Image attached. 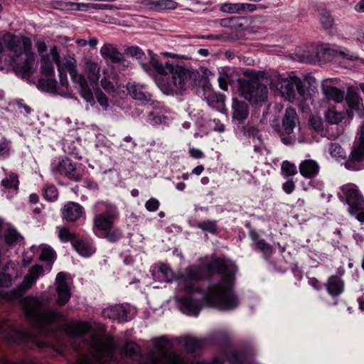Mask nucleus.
Segmentation results:
<instances>
[{"mask_svg":"<svg viewBox=\"0 0 364 364\" xmlns=\"http://www.w3.org/2000/svg\"><path fill=\"white\" fill-rule=\"evenodd\" d=\"M209 274H218L220 282L210 284L203 297L209 306L223 310H232L239 304L237 296L233 291L237 267L230 260L216 258L206 265Z\"/></svg>","mask_w":364,"mask_h":364,"instance_id":"nucleus-1","label":"nucleus"},{"mask_svg":"<svg viewBox=\"0 0 364 364\" xmlns=\"http://www.w3.org/2000/svg\"><path fill=\"white\" fill-rule=\"evenodd\" d=\"M149 65L154 71L161 75L158 85L166 95H180L196 85L199 73L191 68L176 63H160L149 51Z\"/></svg>","mask_w":364,"mask_h":364,"instance_id":"nucleus-2","label":"nucleus"},{"mask_svg":"<svg viewBox=\"0 0 364 364\" xmlns=\"http://www.w3.org/2000/svg\"><path fill=\"white\" fill-rule=\"evenodd\" d=\"M31 42L27 38H21L11 33L0 35V70L3 69L2 58L14 65L23 77H29L34 71L35 55L30 51Z\"/></svg>","mask_w":364,"mask_h":364,"instance_id":"nucleus-3","label":"nucleus"},{"mask_svg":"<svg viewBox=\"0 0 364 364\" xmlns=\"http://www.w3.org/2000/svg\"><path fill=\"white\" fill-rule=\"evenodd\" d=\"M155 350H151L144 356H141L138 345L134 342H127L120 350V354L132 360L141 358L140 364H161L165 359L168 364H188L178 353L168 352V343L164 339H157L155 341ZM196 364H223V362L218 358H215L212 362H198Z\"/></svg>","mask_w":364,"mask_h":364,"instance_id":"nucleus-4","label":"nucleus"},{"mask_svg":"<svg viewBox=\"0 0 364 364\" xmlns=\"http://www.w3.org/2000/svg\"><path fill=\"white\" fill-rule=\"evenodd\" d=\"M48 301L37 297H28L25 300L24 311L26 318L41 331L58 320L63 315L55 310L47 309Z\"/></svg>","mask_w":364,"mask_h":364,"instance_id":"nucleus-5","label":"nucleus"},{"mask_svg":"<svg viewBox=\"0 0 364 364\" xmlns=\"http://www.w3.org/2000/svg\"><path fill=\"white\" fill-rule=\"evenodd\" d=\"M117 348L112 336L93 338L89 343L90 355H80L73 364H107L115 360Z\"/></svg>","mask_w":364,"mask_h":364,"instance_id":"nucleus-6","label":"nucleus"},{"mask_svg":"<svg viewBox=\"0 0 364 364\" xmlns=\"http://www.w3.org/2000/svg\"><path fill=\"white\" fill-rule=\"evenodd\" d=\"M95 215L93 218L94 228L100 231L112 228L119 217L117 208L108 202L100 201L94 206Z\"/></svg>","mask_w":364,"mask_h":364,"instance_id":"nucleus-7","label":"nucleus"},{"mask_svg":"<svg viewBox=\"0 0 364 364\" xmlns=\"http://www.w3.org/2000/svg\"><path fill=\"white\" fill-rule=\"evenodd\" d=\"M239 89L241 95L251 103L264 102L267 99V87L257 79H240Z\"/></svg>","mask_w":364,"mask_h":364,"instance_id":"nucleus-8","label":"nucleus"},{"mask_svg":"<svg viewBox=\"0 0 364 364\" xmlns=\"http://www.w3.org/2000/svg\"><path fill=\"white\" fill-rule=\"evenodd\" d=\"M337 196L341 201L348 205V212L350 215H355L364 209V198L356 185L353 183L343 185Z\"/></svg>","mask_w":364,"mask_h":364,"instance_id":"nucleus-9","label":"nucleus"},{"mask_svg":"<svg viewBox=\"0 0 364 364\" xmlns=\"http://www.w3.org/2000/svg\"><path fill=\"white\" fill-rule=\"evenodd\" d=\"M345 166L352 171H359L364 168V126L360 127L358 133Z\"/></svg>","mask_w":364,"mask_h":364,"instance_id":"nucleus-10","label":"nucleus"},{"mask_svg":"<svg viewBox=\"0 0 364 364\" xmlns=\"http://www.w3.org/2000/svg\"><path fill=\"white\" fill-rule=\"evenodd\" d=\"M282 96L289 101L296 98V95L304 97L305 90L301 80L296 75H289L287 77H279L277 85Z\"/></svg>","mask_w":364,"mask_h":364,"instance_id":"nucleus-11","label":"nucleus"},{"mask_svg":"<svg viewBox=\"0 0 364 364\" xmlns=\"http://www.w3.org/2000/svg\"><path fill=\"white\" fill-rule=\"evenodd\" d=\"M203 277L200 267L191 266L188 267L178 281L179 287L188 294L199 291L198 287L192 283L198 281Z\"/></svg>","mask_w":364,"mask_h":364,"instance_id":"nucleus-12","label":"nucleus"},{"mask_svg":"<svg viewBox=\"0 0 364 364\" xmlns=\"http://www.w3.org/2000/svg\"><path fill=\"white\" fill-rule=\"evenodd\" d=\"M0 336L9 341L20 344L26 343L34 338L32 333L18 330L9 323H0Z\"/></svg>","mask_w":364,"mask_h":364,"instance_id":"nucleus-13","label":"nucleus"},{"mask_svg":"<svg viewBox=\"0 0 364 364\" xmlns=\"http://www.w3.org/2000/svg\"><path fill=\"white\" fill-rule=\"evenodd\" d=\"M50 55L57 65L58 72H68L70 74L73 70H77V61L73 54L65 55L61 60L57 47L54 46L50 48Z\"/></svg>","mask_w":364,"mask_h":364,"instance_id":"nucleus-14","label":"nucleus"},{"mask_svg":"<svg viewBox=\"0 0 364 364\" xmlns=\"http://www.w3.org/2000/svg\"><path fill=\"white\" fill-rule=\"evenodd\" d=\"M70 78L75 87L77 88L80 96L88 103L92 105L95 103L93 92L90 87L85 76L78 73L77 70L70 74Z\"/></svg>","mask_w":364,"mask_h":364,"instance_id":"nucleus-15","label":"nucleus"},{"mask_svg":"<svg viewBox=\"0 0 364 364\" xmlns=\"http://www.w3.org/2000/svg\"><path fill=\"white\" fill-rule=\"evenodd\" d=\"M52 171L55 174L64 175L75 181L80 180V177L76 174L75 164L68 158L62 159L53 164Z\"/></svg>","mask_w":364,"mask_h":364,"instance_id":"nucleus-16","label":"nucleus"},{"mask_svg":"<svg viewBox=\"0 0 364 364\" xmlns=\"http://www.w3.org/2000/svg\"><path fill=\"white\" fill-rule=\"evenodd\" d=\"M203 99L206 101L210 107L219 112H223L225 109V95L218 94L208 86L203 87Z\"/></svg>","mask_w":364,"mask_h":364,"instance_id":"nucleus-17","label":"nucleus"},{"mask_svg":"<svg viewBox=\"0 0 364 364\" xmlns=\"http://www.w3.org/2000/svg\"><path fill=\"white\" fill-rule=\"evenodd\" d=\"M321 88L323 95L328 100H331L335 102H341L344 99V91L336 87L333 80L326 79L323 80L321 84Z\"/></svg>","mask_w":364,"mask_h":364,"instance_id":"nucleus-18","label":"nucleus"},{"mask_svg":"<svg viewBox=\"0 0 364 364\" xmlns=\"http://www.w3.org/2000/svg\"><path fill=\"white\" fill-rule=\"evenodd\" d=\"M232 118L237 124H244L249 116V105L245 101L234 98L232 102Z\"/></svg>","mask_w":364,"mask_h":364,"instance_id":"nucleus-19","label":"nucleus"},{"mask_svg":"<svg viewBox=\"0 0 364 364\" xmlns=\"http://www.w3.org/2000/svg\"><path fill=\"white\" fill-rule=\"evenodd\" d=\"M178 304L180 310L188 316H197L201 309L199 301L189 295L181 296L178 299Z\"/></svg>","mask_w":364,"mask_h":364,"instance_id":"nucleus-20","label":"nucleus"},{"mask_svg":"<svg viewBox=\"0 0 364 364\" xmlns=\"http://www.w3.org/2000/svg\"><path fill=\"white\" fill-rule=\"evenodd\" d=\"M84 212L83 208L77 203L69 202L61 209L62 218L68 222L77 220Z\"/></svg>","mask_w":364,"mask_h":364,"instance_id":"nucleus-21","label":"nucleus"},{"mask_svg":"<svg viewBox=\"0 0 364 364\" xmlns=\"http://www.w3.org/2000/svg\"><path fill=\"white\" fill-rule=\"evenodd\" d=\"M66 274L64 272H59L56 277L58 304L60 305L65 304L70 298V289L65 281Z\"/></svg>","mask_w":364,"mask_h":364,"instance_id":"nucleus-22","label":"nucleus"},{"mask_svg":"<svg viewBox=\"0 0 364 364\" xmlns=\"http://www.w3.org/2000/svg\"><path fill=\"white\" fill-rule=\"evenodd\" d=\"M299 121L296 109L289 107L285 109V113L282 119L283 132L286 134H291Z\"/></svg>","mask_w":364,"mask_h":364,"instance_id":"nucleus-23","label":"nucleus"},{"mask_svg":"<svg viewBox=\"0 0 364 364\" xmlns=\"http://www.w3.org/2000/svg\"><path fill=\"white\" fill-rule=\"evenodd\" d=\"M100 55L104 59H109L112 63H118L124 61V55L117 48L111 43H105L100 49Z\"/></svg>","mask_w":364,"mask_h":364,"instance_id":"nucleus-24","label":"nucleus"},{"mask_svg":"<svg viewBox=\"0 0 364 364\" xmlns=\"http://www.w3.org/2000/svg\"><path fill=\"white\" fill-rule=\"evenodd\" d=\"M318 54H323L328 57L334 58L336 56H341L343 58L354 60L358 58L357 56L350 55L344 51L339 50L337 46L330 44H323L318 48Z\"/></svg>","mask_w":364,"mask_h":364,"instance_id":"nucleus-25","label":"nucleus"},{"mask_svg":"<svg viewBox=\"0 0 364 364\" xmlns=\"http://www.w3.org/2000/svg\"><path fill=\"white\" fill-rule=\"evenodd\" d=\"M327 292L333 297H337L344 291V282L337 275L331 276L325 284Z\"/></svg>","mask_w":364,"mask_h":364,"instance_id":"nucleus-26","label":"nucleus"},{"mask_svg":"<svg viewBox=\"0 0 364 364\" xmlns=\"http://www.w3.org/2000/svg\"><path fill=\"white\" fill-rule=\"evenodd\" d=\"M64 330L70 337H80L90 330V325L86 322H76L65 325Z\"/></svg>","mask_w":364,"mask_h":364,"instance_id":"nucleus-27","label":"nucleus"},{"mask_svg":"<svg viewBox=\"0 0 364 364\" xmlns=\"http://www.w3.org/2000/svg\"><path fill=\"white\" fill-rule=\"evenodd\" d=\"M105 317L117 320L119 322L127 321V311L122 305H114L105 309L102 311Z\"/></svg>","mask_w":364,"mask_h":364,"instance_id":"nucleus-28","label":"nucleus"},{"mask_svg":"<svg viewBox=\"0 0 364 364\" xmlns=\"http://www.w3.org/2000/svg\"><path fill=\"white\" fill-rule=\"evenodd\" d=\"M299 169L304 178H313L318 173L319 166L316 161L306 159L301 162Z\"/></svg>","mask_w":364,"mask_h":364,"instance_id":"nucleus-29","label":"nucleus"},{"mask_svg":"<svg viewBox=\"0 0 364 364\" xmlns=\"http://www.w3.org/2000/svg\"><path fill=\"white\" fill-rule=\"evenodd\" d=\"M43 273V269L42 266L35 265L32 267L29 270V272L25 276L23 281L21 284V287L23 291L31 289Z\"/></svg>","mask_w":364,"mask_h":364,"instance_id":"nucleus-30","label":"nucleus"},{"mask_svg":"<svg viewBox=\"0 0 364 364\" xmlns=\"http://www.w3.org/2000/svg\"><path fill=\"white\" fill-rule=\"evenodd\" d=\"M127 89L129 95L135 100L149 101L151 99V95L144 90L142 85L135 82H129Z\"/></svg>","mask_w":364,"mask_h":364,"instance_id":"nucleus-31","label":"nucleus"},{"mask_svg":"<svg viewBox=\"0 0 364 364\" xmlns=\"http://www.w3.org/2000/svg\"><path fill=\"white\" fill-rule=\"evenodd\" d=\"M85 70L90 82L96 85L100 79V65L96 62L87 60L85 63Z\"/></svg>","mask_w":364,"mask_h":364,"instance_id":"nucleus-32","label":"nucleus"},{"mask_svg":"<svg viewBox=\"0 0 364 364\" xmlns=\"http://www.w3.org/2000/svg\"><path fill=\"white\" fill-rule=\"evenodd\" d=\"M350 111H338L335 107H329L325 112V119L331 124H338L345 119L346 114H350Z\"/></svg>","mask_w":364,"mask_h":364,"instance_id":"nucleus-33","label":"nucleus"},{"mask_svg":"<svg viewBox=\"0 0 364 364\" xmlns=\"http://www.w3.org/2000/svg\"><path fill=\"white\" fill-rule=\"evenodd\" d=\"M146 5L150 9L162 11L166 9H175L178 6V3L173 0H157L149 1Z\"/></svg>","mask_w":364,"mask_h":364,"instance_id":"nucleus-34","label":"nucleus"},{"mask_svg":"<svg viewBox=\"0 0 364 364\" xmlns=\"http://www.w3.org/2000/svg\"><path fill=\"white\" fill-rule=\"evenodd\" d=\"M53 63L55 62L52 55H43L41 58V73L48 77H53L55 74Z\"/></svg>","mask_w":364,"mask_h":364,"instance_id":"nucleus-35","label":"nucleus"},{"mask_svg":"<svg viewBox=\"0 0 364 364\" xmlns=\"http://www.w3.org/2000/svg\"><path fill=\"white\" fill-rule=\"evenodd\" d=\"M203 344L204 341L202 339L191 336H186L183 338V346L186 351L189 353H193L200 349Z\"/></svg>","mask_w":364,"mask_h":364,"instance_id":"nucleus-36","label":"nucleus"},{"mask_svg":"<svg viewBox=\"0 0 364 364\" xmlns=\"http://www.w3.org/2000/svg\"><path fill=\"white\" fill-rule=\"evenodd\" d=\"M73 246L76 251L83 257H89L95 252V248L87 242L80 240L76 241Z\"/></svg>","mask_w":364,"mask_h":364,"instance_id":"nucleus-37","label":"nucleus"},{"mask_svg":"<svg viewBox=\"0 0 364 364\" xmlns=\"http://www.w3.org/2000/svg\"><path fill=\"white\" fill-rule=\"evenodd\" d=\"M346 100L350 109L358 110L363 106L362 98L355 91H348Z\"/></svg>","mask_w":364,"mask_h":364,"instance_id":"nucleus-38","label":"nucleus"},{"mask_svg":"<svg viewBox=\"0 0 364 364\" xmlns=\"http://www.w3.org/2000/svg\"><path fill=\"white\" fill-rule=\"evenodd\" d=\"M243 18L239 16H232L230 18H225L220 20V24L223 27H228L234 29L242 28L244 26L242 22Z\"/></svg>","mask_w":364,"mask_h":364,"instance_id":"nucleus-39","label":"nucleus"},{"mask_svg":"<svg viewBox=\"0 0 364 364\" xmlns=\"http://www.w3.org/2000/svg\"><path fill=\"white\" fill-rule=\"evenodd\" d=\"M60 77V83L58 85V95L61 96H68L69 92V82L65 72H58Z\"/></svg>","mask_w":364,"mask_h":364,"instance_id":"nucleus-40","label":"nucleus"},{"mask_svg":"<svg viewBox=\"0 0 364 364\" xmlns=\"http://www.w3.org/2000/svg\"><path fill=\"white\" fill-rule=\"evenodd\" d=\"M102 232L103 237L110 242L118 241L122 235V231L119 228H113V226Z\"/></svg>","mask_w":364,"mask_h":364,"instance_id":"nucleus-41","label":"nucleus"},{"mask_svg":"<svg viewBox=\"0 0 364 364\" xmlns=\"http://www.w3.org/2000/svg\"><path fill=\"white\" fill-rule=\"evenodd\" d=\"M41 85L46 89V90L50 93L58 95V87L57 81L49 77L47 79H42L40 80Z\"/></svg>","mask_w":364,"mask_h":364,"instance_id":"nucleus-42","label":"nucleus"},{"mask_svg":"<svg viewBox=\"0 0 364 364\" xmlns=\"http://www.w3.org/2000/svg\"><path fill=\"white\" fill-rule=\"evenodd\" d=\"M1 186L6 188H18V177L14 173H10L6 178L3 179L1 182Z\"/></svg>","mask_w":364,"mask_h":364,"instance_id":"nucleus-43","label":"nucleus"},{"mask_svg":"<svg viewBox=\"0 0 364 364\" xmlns=\"http://www.w3.org/2000/svg\"><path fill=\"white\" fill-rule=\"evenodd\" d=\"M21 236L15 229H8L4 234V240L9 245H15L21 239Z\"/></svg>","mask_w":364,"mask_h":364,"instance_id":"nucleus-44","label":"nucleus"},{"mask_svg":"<svg viewBox=\"0 0 364 364\" xmlns=\"http://www.w3.org/2000/svg\"><path fill=\"white\" fill-rule=\"evenodd\" d=\"M281 170L285 176H292L297 173L296 165L289 161H284L282 162Z\"/></svg>","mask_w":364,"mask_h":364,"instance_id":"nucleus-45","label":"nucleus"},{"mask_svg":"<svg viewBox=\"0 0 364 364\" xmlns=\"http://www.w3.org/2000/svg\"><path fill=\"white\" fill-rule=\"evenodd\" d=\"M220 9L223 12L230 14H242L240 3H224L220 5Z\"/></svg>","mask_w":364,"mask_h":364,"instance_id":"nucleus-46","label":"nucleus"},{"mask_svg":"<svg viewBox=\"0 0 364 364\" xmlns=\"http://www.w3.org/2000/svg\"><path fill=\"white\" fill-rule=\"evenodd\" d=\"M197 226L202 230L208 231L212 234H215L217 232L216 222L213 220H204L199 222Z\"/></svg>","mask_w":364,"mask_h":364,"instance_id":"nucleus-47","label":"nucleus"},{"mask_svg":"<svg viewBox=\"0 0 364 364\" xmlns=\"http://www.w3.org/2000/svg\"><path fill=\"white\" fill-rule=\"evenodd\" d=\"M58 237L62 241H73L75 235L65 227H58Z\"/></svg>","mask_w":364,"mask_h":364,"instance_id":"nucleus-48","label":"nucleus"},{"mask_svg":"<svg viewBox=\"0 0 364 364\" xmlns=\"http://www.w3.org/2000/svg\"><path fill=\"white\" fill-rule=\"evenodd\" d=\"M10 141L3 137L0 141V158H7L10 155Z\"/></svg>","mask_w":364,"mask_h":364,"instance_id":"nucleus-49","label":"nucleus"},{"mask_svg":"<svg viewBox=\"0 0 364 364\" xmlns=\"http://www.w3.org/2000/svg\"><path fill=\"white\" fill-rule=\"evenodd\" d=\"M159 270L164 275L166 282H170L175 278L173 272L165 264H161Z\"/></svg>","mask_w":364,"mask_h":364,"instance_id":"nucleus-50","label":"nucleus"},{"mask_svg":"<svg viewBox=\"0 0 364 364\" xmlns=\"http://www.w3.org/2000/svg\"><path fill=\"white\" fill-rule=\"evenodd\" d=\"M166 117L164 115H160L154 112H151L148 116V120L153 125L165 124L166 122Z\"/></svg>","mask_w":364,"mask_h":364,"instance_id":"nucleus-51","label":"nucleus"},{"mask_svg":"<svg viewBox=\"0 0 364 364\" xmlns=\"http://www.w3.org/2000/svg\"><path fill=\"white\" fill-rule=\"evenodd\" d=\"M321 23L325 29L331 28L333 24V19L328 11H324L321 14Z\"/></svg>","mask_w":364,"mask_h":364,"instance_id":"nucleus-52","label":"nucleus"},{"mask_svg":"<svg viewBox=\"0 0 364 364\" xmlns=\"http://www.w3.org/2000/svg\"><path fill=\"white\" fill-rule=\"evenodd\" d=\"M94 92L98 103L106 109L109 106L108 99L106 95L99 87L95 89Z\"/></svg>","mask_w":364,"mask_h":364,"instance_id":"nucleus-53","label":"nucleus"},{"mask_svg":"<svg viewBox=\"0 0 364 364\" xmlns=\"http://www.w3.org/2000/svg\"><path fill=\"white\" fill-rule=\"evenodd\" d=\"M218 81L220 87L223 90H227L230 82V77L225 73H219Z\"/></svg>","mask_w":364,"mask_h":364,"instance_id":"nucleus-54","label":"nucleus"},{"mask_svg":"<svg viewBox=\"0 0 364 364\" xmlns=\"http://www.w3.org/2000/svg\"><path fill=\"white\" fill-rule=\"evenodd\" d=\"M35 46L41 58H43V55H51L50 51L49 53H47V45L43 39H38Z\"/></svg>","mask_w":364,"mask_h":364,"instance_id":"nucleus-55","label":"nucleus"},{"mask_svg":"<svg viewBox=\"0 0 364 364\" xmlns=\"http://www.w3.org/2000/svg\"><path fill=\"white\" fill-rule=\"evenodd\" d=\"M242 132L246 136L255 137L258 134V129L256 127L250 124H247L246 125L242 127Z\"/></svg>","mask_w":364,"mask_h":364,"instance_id":"nucleus-56","label":"nucleus"},{"mask_svg":"<svg viewBox=\"0 0 364 364\" xmlns=\"http://www.w3.org/2000/svg\"><path fill=\"white\" fill-rule=\"evenodd\" d=\"M58 192L54 186H48L45 189L44 196L48 200H54L58 198Z\"/></svg>","mask_w":364,"mask_h":364,"instance_id":"nucleus-57","label":"nucleus"},{"mask_svg":"<svg viewBox=\"0 0 364 364\" xmlns=\"http://www.w3.org/2000/svg\"><path fill=\"white\" fill-rule=\"evenodd\" d=\"M310 124L312 128L318 132H321L324 130L323 122L322 119L318 117H311Z\"/></svg>","mask_w":364,"mask_h":364,"instance_id":"nucleus-58","label":"nucleus"},{"mask_svg":"<svg viewBox=\"0 0 364 364\" xmlns=\"http://www.w3.org/2000/svg\"><path fill=\"white\" fill-rule=\"evenodd\" d=\"M329 152L333 157H341L343 154V149L337 143H331L329 146Z\"/></svg>","mask_w":364,"mask_h":364,"instance_id":"nucleus-59","label":"nucleus"},{"mask_svg":"<svg viewBox=\"0 0 364 364\" xmlns=\"http://www.w3.org/2000/svg\"><path fill=\"white\" fill-rule=\"evenodd\" d=\"M55 252L50 248H43L41 251V254L40 255V259L43 261L50 262L52 261L54 258Z\"/></svg>","mask_w":364,"mask_h":364,"instance_id":"nucleus-60","label":"nucleus"},{"mask_svg":"<svg viewBox=\"0 0 364 364\" xmlns=\"http://www.w3.org/2000/svg\"><path fill=\"white\" fill-rule=\"evenodd\" d=\"M159 207V201L154 198H150L145 203L146 209L150 212H154V211L157 210Z\"/></svg>","mask_w":364,"mask_h":364,"instance_id":"nucleus-61","label":"nucleus"},{"mask_svg":"<svg viewBox=\"0 0 364 364\" xmlns=\"http://www.w3.org/2000/svg\"><path fill=\"white\" fill-rule=\"evenodd\" d=\"M12 277L9 274L0 273V288L9 287L11 284Z\"/></svg>","mask_w":364,"mask_h":364,"instance_id":"nucleus-62","label":"nucleus"},{"mask_svg":"<svg viewBox=\"0 0 364 364\" xmlns=\"http://www.w3.org/2000/svg\"><path fill=\"white\" fill-rule=\"evenodd\" d=\"M294 188H295V183L294 182L293 179H291V178L287 180L282 185L283 191L287 194L291 193L294 191Z\"/></svg>","mask_w":364,"mask_h":364,"instance_id":"nucleus-63","label":"nucleus"},{"mask_svg":"<svg viewBox=\"0 0 364 364\" xmlns=\"http://www.w3.org/2000/svg\"><path fill=\"white\" fill-rule=\"evenodd\" d=\"M129 53L133 56L136 57L139 60H141L143 57L145 56L144 53L142 50L138 47H132L129 49Z\"/></svg>","mask_w":364,"mask_h":364,"instance_id":"nucleus-64","label":"nucleus"}]
</instances>
